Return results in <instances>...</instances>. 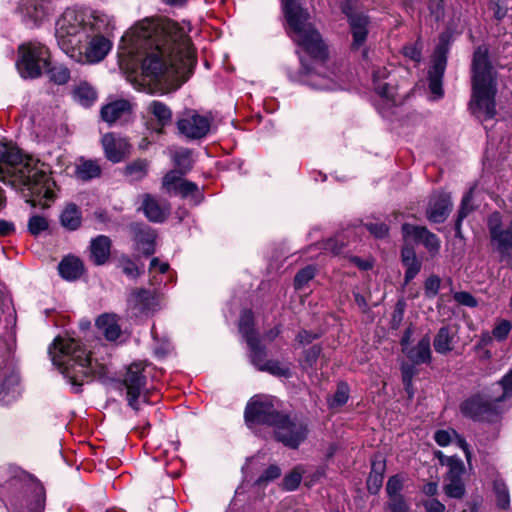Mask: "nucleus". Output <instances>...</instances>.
<instances>
[{
  "label": "nucleus",
  "mask_w": 512,
  "mask_h": 512,
  "mask_svg": "<svg viewBox=\"0 0 512 512\" xmlns=\"http://www.w3.org/2000/svg\"><path fill=\"white\" fill-rule=\"evenodd\" d=\"M48 227V221L43 216L34 215L28 221V230L33 236L39 235L41 232L47 230Z\"/></svg>",
  "instance_id": "47"
},
{
  "label": "nucleus",
  "mask_w": 512,
  "mask_h": 512,
  "mask_svg": "<svg viewBox=\"0 0 512 512\" xmlns=\"http://www.w3.org/2000/svg\"><path fill=\"white\" fill-rule=\"evenodd\" d=\"M508 395H504V392L502 395L495 399H487L483 396L477 395L474 396L466 401H464L460 405V410L462 414L465 416H468L470 418H473L475 420H487L492 421L494 420L498 414V406L497 404Z\"/></svg>",
  "instance_id": "11"
},
{
  "label": "nucleus",
  "mask_w": 512,
  "mask_h": 512,
  "mask_svg": "<svg viewBox=\"0 0 512 512\" xmlns=\"http://www.w3.org/2000/svg\"><path fill=\"white\" fill-rule=\"evenodd\" d=\"M144 369L142 363H133L127 368L123 379V385L127 389L128 404L134 410H139L138 399L146 389L147 379L143 374Z\"/></svg>",
  "instance_id": "15"
},
{
  "label": "nucleus",
  "mask_w": 512,
  "mask_h": 512,
  "mask_svg": "<svg viewBox=\"0 0 512 512\" xmlns=\"http://www.w3.org/2000/svg\"><path fill=\"white\" fill-rule=\"evenodd\" d=\"M407 357L414 364H426L431 361L430 337L425 335L416 346L406 351Z\"/></svg>",
  "instance_id": "30"
},
{
  "label": "nucleus",
  "mask_w": 512,
  "mask_h": 512,
  "mask_svg": "<svg viewBox=\"0 0 512 512\" xmlns=\"http://www.w3.org/2000/svg\"><path fill=\"white\" fill-rule=\"evenodd\" d=\"M344 247V243H339L336 239H329L323 244V248L333 254H339Z\"/></svg>",
  "instance_id": "64"
},
{
  "label": "nucleus",
  "mask_w": 512,
  "mask_h": 512,
  "mask_svg": "<svg viewBox=\"0 0 512 512\" xmlns=\"http://www.w3.org/2000/svg\"><path fill=\"white\" fill-rule=\"evenodd\" d=\"M112 241L108 236L99 235L91 240L90 259L97 265H104L110 258Z\"/></svg>",
  "instance_id": "24"
},
{
  "label": "nucleus",
  "mask_w": 512,
  "mask_h": 512,
  "mask_svg": "<svg viewBox=\"0 0 512 512\" xmlns=\"http://www.w3.org/2000/svg\"><path fill=\"white\" fill-rule=\"evenodd\" d=\"M129 230L138 249L145 256L152 255L155 252L156 233L152 228L144 223L133 222L129 225Z\"/></svg>",
  "instance_id": "19"
},
{
  "label": "nucleus",
  "mask_w": 512,
  "mask_h": 512,
  "mask_svg": "<svg viewBox=\"0 0 512 512\" xmlns=\"http://www.w3.org/2000/svg\"><path fill=\"white\" fill-rule=\"evenodd\" d=\"M302 479L301 470L296 467L286 474L282 480V488L287 491H293L298 488Z\"/></svg>",
  "instance_id": "43"
},
{
  "label": "nucleus",
  "mask_w": 512,
  "mask_h": 512,
  "mask_svg": "<svg viewBox=\"0 0 512 512\" xmlns=\"http://www.w3.org/2000/svg\"><path fill=\"white\" fill-rule=\"evenodd\" d=\"M102 145L106 158L118 163L130 153V144L125 138L116 137L114 133H107L102 137Z\"/></svg>",
  "instance_id": "20"
},
{
  "label": "nucleus",
  "mask_w": 512,
  "mask_h": 512,
  "mask_svg": "<svg viewBox=\"0 0 512 512\" xmlns=\"http://www.w3.org/2000/svg\"><path fill=\"white\" fill-rule=\"evenodd\" d=\"M45 508V497L38 493L34 496L29 505V512H43Z\"/></svg>",
  "instance_id": "61"
},
{
  "label": "nucleus",
  "mask_w": 512,
  "mask_h": 512,
  "mask_svg": "<svg viewBox=\"0 0 512 512\" xmlns=\"http://www.w3.org/2000/svg\"><path fill=\"white\" fill-rule=\"evenodd\" d=\"M175 164L178 167V169L176 170L178 172V175H185L188 171H190L192 167L189 153L186 152L177 154L175 156Z\"/></svg>",
  "instance_id": "51"
},
{
  "label": "nucleus",
  "mask_w": 512,
  "mask_h": 512,
  "mask_svg": "<svg viewBox=\"0 0 512 512\" xmlns=\"http://www.w3.org/2000/svg\"><path fill=\"white\" fill-rule=\"evenodd\" d=\"M403 488V479L400 475L391 476L386 484L388 497L402 495L400 492Z\"/></svg>",
  "instance_id": "48"
},
{
  "label": "nucleus",
  "mask_w": 512,
  "mask_h": 512,
  "mask_svg": "<svg viewBox=\"0 0 512 512\" xmlns=\"http://www.w3.org/2000/svg\"><path fill=\"white\" fill-rule=\"evenodd\" d=\"M148 167L147 159H136L125 166L124 175L133 181H139L147 175Z\"/></svg>",
  "instance_id": "35"
},
{
  "label": "nucleus",
  "mask_w": 512,
  "mask_h": 512,
  "mask_svg": "<svg viewBox=\"0 0 512 512\" xmlns=\"http://www.w3.org/2000/svg\"><path fill=\"white\" fill-rule=\"evenodd\" d=\"M342 13L347 17L353 37L352 49H359L368 35L369 17L365 14L358 0H345L340 5Z\"/></svg>",
  "instance_id": "9"
},
{
  "label": "nucleus",
  "mask_w": 512,
  "mask_h": 512,
  "mask_svg": "<svg viewBox=\"0 0 512 512\" xmlns=\"http://www.w3.org/2000/svg\"><path fill=\"white\" fill-rule=\"evenodd\" d=\"M131 111V105L127 100H117L103 106L101 109V118L108 124H113L122 117L128 115Z\"/></svg>",
  "instance_id": "25"
},
{
  "label": "nucleus",
  "mask_w": 512,
  "mask_h": 512,
  "mask_svg": "<svg viewBox=\"0 0 512 512\" xmlns=\"http://www.w3.org/2000/svg\"><path fill=\"white\" fill-rule=\"evenodd\" d=\"M128 308L138 316L154 311L158 306L155 295L146 289H135L128 297Z\"/></svg>",
  "instance_id": "18"
},
{
  "label": "nucleus",
  "mask_w": 512,
  "mask_h": 512,
  "mask_svg": "<svg viewBox=\"0 0 512 512\" xmlns=\"http://www.w3.org/2000/svg\"><path fill=\"white\" fill-rule=\"evenodd\" d=\"M47 73L52 82L57 85H64L70 79V71L64 65H54L47 68Z\"/></svg>",
  "instance_id": "42"
},
{
  "label": "nucleus",
  "mask_w": 512,
  "mask_h": 512,
  "mask_svg": "<svg viewBox=\"0 0 512 512\" xmlns=\"http://www.w3.org/2000/svg\"><path fill=\"white\" fill-rule=\"evenodd\" d=\"M426 512H445V505L438 499L432 498L423 502Z\"/></svg>",
  "instance_id": "59"
},
{
  "label": "nucleus",
  "mask_w": 512,
  "mask_h": 512,
  "mask_svg": "<svg viewBox=\"0 0 512 512\" xmlns=\"http://www.w3.org/2000/svg\"><path fill=\"white\" fill-rule=\"evenodd\" d=\"M76 175L83 181H88L93 178L100 177L101 167L95 160L81 159L76 167Z\"/></svg>",
  "instance_id": "33"
},
{
  "label": "nucleus",
  "mask_w": 512,
  "mask_h": 512,
  "mask_svg": "<svg viewBox=\"0 0 512 512\" xmlns=\"http://www.w3.org/2000/svg\"><path fill=\"white\" fill-rule=\"evenodd\" d=\"M281 475V469L277 465H270L255 481V485L258 487H264L269 482L279 478Z\"/></svg>",
  "instance_id": "44"
},
{
  "label": "nucleus",
  "mask_w": 512,
  "mask_h": 512,
  "mask_svg": "<svg viewBox=\"0 0 512 512\" xmlns=\"http://www.w3.org/2000/svg\"><path fill=\"white\" fill-rule=\"evenodd\" d=\"M402 232L404 236L413 237L416 241L421 242L430 252H437L440 248L437 236L426 227L405 223L402 225Z\"/></svg>",
  "instance_id": "23"
},
{
  "label": "nucleus",
  "mask_w": 512,
  "mask_h": 512,
  "mask_svg": "<svg viewBox=\"0 0 512 512\" xmlns=\"http://www.w3.org/2000/svg\"><path fill=\"white\" fill-rule=\"evenodd\" d=\"M383 476L369 474L367 478V489L371 494H377L383 484Z\"/></svg>",
  "instance_id": "57"
},
{
  "label": "nucleus",
  "mask_w": 512,
  "mask_h": 512,
  "mask_svg": "<svg viewBox=\"0 0 512 512\" xmlns=\"http://www.w3.org/2000/svg\"><path fill=\"white\" fill-rule=\"evenodd\" d=\"M452 435V432L437 430L434 434V439L438 445L447 446L452 441Z\"/></svg>",
  "instance_id": "62"
},
{
  "label": "nucleus",
  "mask_w": 512,
  "mask_h": 512,
  "mask_svg": "<svg viewBox=\"0 0 512 512\" xmlns=\"http://www.w3.org/2000/svg\"><path fill=\"white\" fill-rule=\"evenodd\" d=\"M238 327L246 342L248 339L258 338L254 329V314L252 310L244 309L241 311Z\"/></svg>",
  "instance_id": "34"
},
{
  "label": "nucleus",
  "mask_w": 512,
  "mask_h": 512,
  "mask_svg": "<svg viewBox=\"0 0 512 512\" xmlns=\"http://www.w3.org/2000/svg\"><path fill=\"white\" fill-rule=\"evenodd\" d=\"M60 275L66 280H76L84 272L83 262L74 256L65 257L58 265Z\"/></svg>",
  "instance_id": "31"
},
{
  "label": "nucleus",
  "mask_w": 512,
  "mask_h": 512,
  "mask_svg": "<svg viewBox=\"0 0 512 512\" xmlns=\"http://www.w3.org/2000/svg\"><path fill=\"white\" fill-rule=\"evenodd\" d=\"M416 364L412 363H403L401 366L402 373V381L404 384L405 390L412 396V379L414 375L417 373V369L415 367Z\"/></svg>",
  "instance_id": "45"
},
{
  "label": "nucleus",
  "mask_w": 512,
  "mask_h": 512,
  "mask_svg": "<svg viewBox=\"0 0 512 512\" xmlns=\"http://www.w3.org/2000/svg\"><path fill=\"white\" fill-rule=\"evenodd\" d=\"M0 180L9 183L13 187L25 186L31 196L37 199H28L31 206L49 207V204L42 202V199L52 201L54 192L51 189V179L45 171L39 168L38 161H35L10 144L0 143Z\"/></svg>",
  "instance_id": "2"
},
{
  "label": "nucleus",
  "mask_w": 512,
  "mask_h": 512,
  "mask_svg": "<svg viewBox=\"0 0 512 512\" xmlns=\"http://www.w3.org/2000/svg\"><path fill=\"white\" fill-rule=\"evenodd\" d=\"M387 507L391 512H408L409 505L403 495L388 497Z\"/></svg>",
  "instance_id": "49"
},
{
  "label": "nucleus",
  "mask_w": 512,
  "mask_h": 512,
  "mask_svg": "<svg viewBox=\"0 0 512 512\" xmlns=\"http://www.w3.org/2000/svg\"><path fill=\"white\" fill-rule=\"evenodd\" d=\"M471 73L472 95L469 109L479 119H492L496 115L495 95L497 89L488 45H479L474 50Z\"/></svg>",
  "instance_id": "3"
},
{
  "label": "nucleus",
  "mask_w": 512,
  "mask_h": 512,
  "mask_svg": "<svg viewBox=\"0 0 512 512\" xmlns=\"http://www.w3.org/2000/svg\"><path fill=\"white\" fill-rule=\"evenodd\" d=\"M96 326L109 341L118 339L121 334V328L114 314H103L99 316L96 320Z\"/></svg>",
  "instance_id": "28"
},
{
  "label": "nucleus",
  "mask_w": 512,
  "mask_h": 512,
  "mask_svg": "<svg viewBox=\"0 0 512 512\" xmlns=\"http://www.w3.org/2000/svg\"><path fill=\"white\" fill-rule=\"evenodd\" d=\"M364 227L377 238H383L388 234V226L382 222L366 223Z\"/></svg>",
  "instance_id": "55"
},
{
  "label": "nucleus",
  "mask_w": 512,
  "mask_h": 512,
  "mask_svg": "<svg viewBox=\"0 0 512 512\" xmlns=\"http://www.w3.org/2000/svg\"><path fill=\"white\" fill-rule=\"evenodd\" d=\"M489 9L497 20H502L507 14V9L499 4V0H490Z\"/></svg>",
  "instance_id": "63"
},
{
  "label": "nucleus",
  "mask_w": 512,
  "mask_h": 512,
  "mask_svg": "<svg viewBox=\"0 0 512 512\" xmlns=\"http://www.w3.org/2000/svg\"><path fill=\"white\" fill-rule=\"evenodd\" d=\"M282 9L293 41L313 58L325 60L327 47L320 33L309 22V12L297 0H282Z\"/></svg>",
  "instance_id": "5"
},
{
  "label": "nucleus",
  "mask_w": 512,
  "mask_h": 512,
  "mask_svg": "<svg viewBox=\"0 0 512 512\" xmlns=\"http://www.w3.org/2000/svg\"><path fill=\"white\" fill-rule=\"evenodd\" d=\"M149 111L157 119V121L161 125V127H164L171 123L172 111L164 103L159 102V101H153L149 105Z\"/></svg>",
  "instance_id": "37"
},
{
  "label": "nucleus",
  "mask_w": 512,
  "mask_h": 512,
  "mask_svg": "<svg viewBox=\"0 0 512 512\" xmlns=\"http://www.w3.org/2000/svg\"><path fill=\"white\" fill-rule=\"evenodd\" d=\"M282 413L278 412L268 400H251L245 408V420L248 423L275 426Z\"/></svg>",
  "instance_id": "16"
},
{
  "label": "nucleus",
  "mask_w": 512,
  "mask_h": 512,
  "mask_svg": "<svg viewBox=\"0 0 512 512\" xmlns=\"http://www.w3.org/2000/svg\"><path fill=\"white\" fill-rule=\"evenodd\" d=\"M122 40L129 43L131 53L145 55L143 74L168 88L177 89L187 81L196 65L189 37L171 20H143Z\"/></svg>",
  "instance_id": "1"
},
{
  "label": "nucleus",
  "mask_w": 512,
  "mask_h": 512,
  "mask_svg": "<svg viewBox=\"0 0 512 512\" xmlns=\"http://www.w3.org/2000/svg\"><path fill=\"white\" fill-rule=\"evenodd\" d=\"M274 426V435L278 442L291 449H297L299 445L307 438V427L282 414L281 419Z\"/></svg>",
  "instance_id": "12"
},
{
  "label": "nucleus",
  "mask_w": 512,
  "mask_h": 512,
  "mask_svg": "<svg viewBox=\"0 0 512 512\" xmlns=\"http://www.w3.org/2000/svg\"><path fill=\"white\" fill-rule=\"evenodd\" d=\"M61 226L67 231H76L82 225V212L75 203H68L59 216Z\"/></svg>",
  "instance_id": "26"
},
{
  "label": "nucleus",
  "mask_w": 512,
  "mask_h": 512,
  "mask_svg": "<svg viewBox=\"0 0 512 512\" xmlns=\"http://www.w3.org/2000/svg\"><path fill=\"white\" fill-rule=\"evenodd\" d=\"M349 398V387L345 382H339L334 395L328 399L330 408H338L346 404Z\"/></svg>",
  "instance_id": "40"
},
{
  "label": "nucleus",
  "mask_w": 512,
  "mask_h": 512,
  "mask_svg": "<svg viewBox=\"0 0 512 512\" xmlns=\"http://www.w3.org/2000/svg\"><path fill=\"white\" fill-rule=\"evenodd\" d=\"M487 227L492 245L499 253L506 254L512 248V219L504 225L502 215L493 212L487 219Z\"/></svg>",
  "instance_id": "14"
},
{
  "label": "nucleus",
  "mask_w": 512,
  "mask_h": 512,
  "mask_svg": "<svg viewBox=\"0 0 512 512\" xmlns=\"http://www.w3.org/2000/svg\"><path fill=\"white\" fill-rule=\"evenodd\" d=\"M212 121L211 115H200L196 110L187 109L178 118L176 126L181 135L190 140H197L209 133Z\"/></svg>",
  "instance_id": "10"
},
{
  "label": "nucleus",
  "mask_w": 512,
  "mask_h": 512,
  "mask_svg": "<svg viewBox=\"0 0 512 512\" xmlns=\"http://www.w3.org/2000/svg\"><path fill=\"white\" fill-rule=\"evenodd\" d=\"M278 377L288 378L291 376V370L288 366H282L278 361L268 360L263 366V370Z\"/></svg>",
  "instance_id": "46"
},
{
  "label": "nucleus",
  "mask_w": 512,
  "mask_h": 512,
  "mask_svg": "<svg viewBox=\"0 0 512 512\" xmlns=\"http://www.w3.org/2000/svg\"><path fill=\"white\" fill-rule=\"evenodd\" d=\"M440 288V278L438 276H430L425 282V294L428 297H434L437 295Z\"/></svg>",
  "instance_id": "54"
},
{
  "label": "nucleus",
  "mask_w": 512,
  "mask_h": 512,
  "mask_svg": "<svg viewBox=\"0 0 512 512\" xmlns=\"http://www.w3.org/2000/svg\"><path fill=\"white\" fill-rule=\"evenodd\" d=\"M321 351H322L321 346L313 345L312 347H310L309 349H307L304 352L305 363L308 367H312L316 363L317 359L319 358V356L321 354Z\"/></svg>",
  "instance_id": "56"
},
{
  "label": "nucleus",
  "mask_w": 512,
  "mask_h": 512,
  "mask_svg": "<svg viewBox=\"0 0 512 512\" xmlns=\"http://www.w3.org/2000/svg\"><path fill=\"white\" fill-rule=\"evenodd\" d=\"M83 27L73 11H66L56 22L55 36L60 48L76 61H82L79 47L83 38Z\"/></svg>",
  "instance_id": "6"
},
{
  "label": "nucleus",
  "mask_w": 512,
  "mask_h": 512,
  "mask_svg": "<svg viewBox=\"0 0 512 512\" xmlns=\"http://www.w3.org/2000/svg\"><path fill=\"white\" fill-rule=\"evenodd\" d=\"M448 471L443 479V491L445 495L453 499H462L466 493L463 474L465 467L461 459L450 456L446 459Z\"/></svg>",
  "instance_id": "13"
},
{
  "label": "nucleus",
  "mask_w": 512,
  "mask_h": 512,
  "mask_svg": "<svg viewBox=\"0 0 512 512\" xmlns=\"http://www.w3.org/2000/svg\"><path fill=\"white\" fill-rule=\"evenodd\" d=\"M451 199L449 195H440L431 205L427 212L428 218L434 223H442L446 220L451 210Z\"/></svg>",
  "instance_id": "27"
},
{
  "label": "nucleus",
  "mask_w": 512,
  "mask_h": 512,
  "mask_svg": "<svg viewBox=\"0 0 512 512\" xmlns=\"http://www.w3.org/2000/svg\"><path fill=\"white\" fill-rule=\"evenodd\" d=\"M452 336L448 327H441L434 338V348L436 352L446 354L452 350Z\"/></svg>",
  "instance_id": "38"
},
{
  "label": "nucleus",
  "mask_w": 512,
  "mask_h": 512,
  "mask_svg": "<svg viewBox=\"0 0 512 512\" xmlns=\"http://www.w3.org/2000/svg\"><path fill=\"white\" fill-rule=\"evenodd\" d=\"M453 298L460 305H464L467 307H476L477 306L476 298L469 292H465V291L456 292V293H454Z\"/></svg>",
  "instance_id": "52"
},
{
  "label": "nucleus",
  "mask_w": 512,
  "mask_h": 512,
  "mask_svg": "<svg viewBox=\"0 0 512 512\" xmlns=\"http://www.w3.org/2000/svg\"><path fill=\"white\" fill-rule=\"evenodd\" d=\"M75 99L83 106H90L96 99V92L88 83H81L74 90Z\"/></svg>",
  "instance_id": "39"
},
{
  "label": "nucleus",
  "mask_w": 512,
  "mask_h": 512,
  "mask_svg": "<svg viewBox=\"0 0 512 512\" xmlns=\"http://www.w3.org/2000/svg\"><path fill=\"white\" fill-rule=\"evenodd\" d=\"M401 260L406 267L405 282L411 281L421 270V262L417 259L415 250L406 244L401 250Z\"/></svg>",
  "instance_id": "29"
},
{
  "label": "nucleus",
  "mask_w": 512,
  "mask_h": 512,
  "mask_svg": "<svg viewBox=\"0 0 512 512\" xmlns=\"http://www.w3.org/2000/svg\"><path fill=\"white\" fill-rule=\"evenodd\" d=\"M53 364L69 379L71 384L81 386L93 375L91 358L85 348L73 338H55L49 348Z\"/></svg>",
  "instance_id": "4"
},
{
  "label": "nucleus",
  "mask_w": 512,
  "mask_h": 512,
  "mask_svg": "<svg viewBox=\"0 0 512 512\" xmlns=\"http://www.w3.org/2000/svg\"><path fill=\"white\" fill-rule=\"evenodd\" d=\"M122 271L124 274L132 278H136L140 275L138 266L129 259L123 261Z\"/></svg>",
  "instance_id": "60"
},
{
  "label": "nucleus",
  "mask_w": 512,
  "mask_h": 512,
  "mask_svg": "<svg viewBox=\"0 0 512 512\" xmlns=\"http://www.w3.org/2000/svg\"><path fill=\"white\" fill-rule=\"evenodd\" d=\"M428 8L430 13L435 16L436 20L444 17V1L443 0H429Z\"/></svg>",
  "instance_id": "58"
},
{
  "label": "nucleus",
  "mask_w": 512,
  "mask_h": 512,
  "mask_svg": "<svg viewBox=\"0 0 512 512\" xmlns=\"http://www.w3.org/2000/svg\"><path fill=\"white\" fill-rule=\"evenodd\" d=\"M450 40V34H440L439 43L437 44L432 55V65L428 71L429 89L431 93L437 98L442 97L444 94L442 88V80L446 70Z\"/></svg>",
  "instance_id": "8"
},
{
  "label": "nucleus",
  "mask_w": 512,
  "mask_h": 512,
  "mask_svg": "<svg viewBox=\"0 0 512 512\" xmlns=\"http://www.w3.org/2000/svg\"><path fill=\"white\" fill-rule=\"evenodd\" d=\"M511 328L512 325L508 320H502L493 329V336L498 340H504L507 338Z\"/></svg>",
  "instance_id": "53"
},
{
  "label": "nucleus",
  "mask_w": 512,
  "mask_h": 512,
  "mask_svg": "<svg viewBox=\"0 0 512 512\" xmlns=\"http://www.w3.org/2000/svg\"><path fill=\"white\" fill-rule=\"evenodd\" d=\"M317 272V268L314 265H307L300 269L293 280V286L297 291H303L307 287L308 283L313 280Z\"/></svg>",
  "instance_id": "36"
},
{
  "label": "nucleus",
  "mask_w": 512,
  "mask_h": 512,
  "mask_svg": "<svg viewBox=\"0 0 512 512\" xmlns=\"http://www.w3.org/2000/svg\"><path fill=\"white\" fill-rule=\"evenodd\" d=\"M184 175H178L177 171H169L162 180V188L169 195H179L182 198L188 196L198 198V186L196 183L185 180ZM199 199H197V202Z\"/></svg>",
  "instance_id": "17"
},
{
  "label": "nucleus",
  "mask_w": 512,
  "mask_h": 512,
  "mask_svg": "<svg viewBox=\"0 0 512 512\" xmlns=\"http://www.w3.org/2000/svg\"><path fill=\"white\" fill-rule=\"evenodd\" d=\"M142 203L140 209L150 222L161 223L169 215V206L160 203L153 195L144 193L141 195Z\"/></svg>",
  "instance_id": "22"
},
{
  "label": "nucleus",
  "mask_w": 512,
  "mask_h": 512,
  "mask_svg": "<svg viewBox=\"0 0 512 512\" xmlns=\"http://www.w3.org/2000/svg\"><path fill=\"white\" fill-rule=\"evenodd\" d=\"M493 487L497 506L501 509H508L510 506V497L506 484L502 480H496L494 481Z\"/></svg>",
  "instance_id": "41"
},
{
  "label": "nucleus",
  "mask_w": 512,
  "mask_h": 512,
  "mask_svg": "<svg viewBox=\"0 0 512 512\" xmlns=\"http://www.w3.org/2000/svg\"><path fill=\"white\" fill-rule=\"evenodd\" d=\"M111 49V42L102 35H95L87 42L82 52V61L97 63L105 58Z\"/></svg>",
  "instance_id": "21"
},
{
  "label": "nucleus",
  "mask_w": 512,
  "mask_h": 512,
  "mask_svg": "<svg viewBox=\"0 0 512 512\" xmlns=\"http://www.w3.org/2000/svg\"><path fill=\"white\" fill-rule=\"evenodd\" d=\"M247 345L250 348V360L251 363L260 371L263 370V366H265V362L267 353L266 349L263 345H261L259 338L248 339Z\"/></svg>",
  "instance_id": "32"
},
{
  "label": "nucleus",
  "mask_w": 512,
  "mask_h": 512,
  "mask_svg": "<svg viewBox=\"0 0 512 512\" xmlns=\"http://www.w3.org/2000/svg\"><path fill=\"white\" fill-rule=\"evenodd\" d=\"M21 55L17 61L18 70L23 78H37L43 68L49 66V51L45 46L29 44L19 48Z\"/></svg>",
  "instance_id": "7"
},
{
  "label": "nucleus",
  "mask_w": 512,
  "mask_h": 512,
  "mask_svg": "<svg viewBox=\"0 0 512 512\" xmlns=\"http://www.w3.org/2000/svg\"><path fill=\"white\" fill-rule=\"evenodd\" d=\"M472 192H473V189L471 188L469 190V192L466 193V195L463 197V199L461 201V206L458 211L457 219H456V220H458V222H462L468 216V214L471 213L473 210V207L470 205V202L472 200Z\"/></svg>",
  "instance_id": "50"
}]
</instances>
